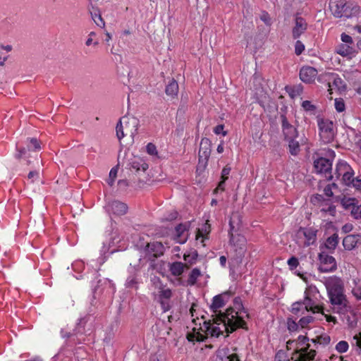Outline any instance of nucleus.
Here are the masks:
<instances>
[{"instance_id": "obj_34", "label": "nucleus", "mask_w": 361, "mask_h": 361, "mask_svg": "<svg viewBox=\"0 0 361 361\" xmlns=\"http://www.w3.org/2000/svg\"><path fill=\"white\" fill-rule=\"evenodd\" d=\"M159 289V297L160 300H169L172 297V291L170 288H165L161 285Z\"/></svg>"}, {"instance_id": "obj_28", "label": "nucleus", "mask_w": 361, "mask_h": 361, "mask_svg": "<svg viewBox=\"0 0 361 361\" xmlns=\"http://www.w3.org/2000/svg\"><path fill=\"white\" fill-rule=\"evenodd\" d=\"M165 92L166 95L173 98L178 94V84L174 80L172 79L166 85L165 89Z\"/></svg>"}, {"instance_id": "obj_45", "label": "nucleus", "mask_w": 361, "mask_h": 361, "mask_svg": "<svg viewBox=\"0 0 361 361\" xmlns=\"http://www.w3.org/2000/svg\"><path fill=\"white\" fill-rule=\"evenodd\" d=\"M302 107L306 111H313L316 109V106L313 105L310 101L305 100L302 103Z\"/></svg>"}, {"instance_id": "obj_55", "label": "nucleus", "mask_w": 361, "mask_h": 361, "mask_svg": "<svg viewBox=\"0 0 361 361\" xmlns=\"http://www.w3.org/2000/svg\"><path fill=\"white\" fill-rule=\"evenodd\" d=\"M353 295L355 297V298L358 300H361V289H355L353 290Z\"/></svg>"}, {"instance_id": "obj_50", "label": "nucleus", "mask_w": 361, "mask_h": 361, "mask_svg": "<svg viewBox=\"0 0 361 361\" xmlns=\"http://www.w3.org/2000/svg\"><path fill=\"white\" fill-rule=\"evenodd\" d=\"M224 126L222 125V124H220V125H217L214 128V133L216 135H219L221 133H222V135L224 136L226 135H227V132L226 131H224Z\"/></svg>"}, {"instance_id": "obj_27", "label": "nucleus", "mask_w": 361, "mask_h": 361, "mask_svg": "<svg viewBox=\"0 0 361 361\" xmlns=\"http://www.w3.org/2000/svg\"><path fill=\"white\" fill-rule=\"evenodd\" d=\"M198 256V252L195 249H192L188 252L184 253L183 259L185 261V264H188L190 268L191 266L196 264Z\"/></svg>"}, {"instance_id": "obj_2", "label": "nucleus", "mask_w": 361, "mask_h": 361, "mask_svg": "<svg viewBox=\"0 0 361 361\" xmlns=\"http://www.w3.org/2000/svg\"><path fill=\"white\" fill-rule=\"evenodd\" d=\"M325 286L334 312L341 315L351 312L352 306L345 294L343 280L338 276H331L326 279Z\"/></svg>"}, {"instance_id": "obj_13", "label": "nucleus", "mask_w": 361, "mask_h": 361, "mask_svg": "<svg viewBox=\"0 0 361 361\" xmlns=\"http://www.w3.org/2000/svg\"><path fill=\"white\" fill-rule=\"evenodd\" d=\"M314 166L317 173H324L327 179H332L331 175L332 162L324 157H320L314 161Z\"/></svg>"}, {"instance_id": "obj_64", "label": "nucleus", "mask_w": 361, "mask_h": 361, "mask_svg": "<svg viewBox=\"0 0 361 361\" xmlns=\"http://www.w3.org/2000/svg\"><path fill=\"white\" fill-rule=\"evenodd\" d=\"M140 167L143 171H145L148 169V164L143 162L140 164Z\"/></svg>"}, {"instance_id": "obj_31", "label": "nucleus", "mask_w": 361, "mask_h": 361, "mask_svg": "<svg viewBox=\"0 0 361 361\" xmlns=\"http://www.w3.org/2000/svg\"><path fill=\"white\" fill-rule=\"evenodd\" d=\"M202 272L199 268H194L191 270L187 280L188 285L192 286L196 284L197 279L201 276Z\"/></svg>"}, {"instance_id": "obj_17", "label": "nucleus", "mask_w": 361, "mask_h": 361, "mask_svg": "<svg viewBox=\"0 0 361 361\" xmlns=\"http://www.w3.org/2000/svg\"><path fill=\"white\" fill-rule=\"evenodd\" d=\"M41 147L37 138H27V148L23 147L18 149V153L16 157L18 159L27 157V154L32 150L40 149Z\"/></svg>"}, {"instance_id": "obj_29", "label": "nucleus", "mask_w": 361, "mask_h": 361, "mask_svg": "<svg viewBox=\"0 0 361 361\" xmlns=\"http://www.w3.org/2000/svg\"><path fill=\"white\" fill-rule=\"evenodd\" d=\"M330 336L326 334L317 336L315 338H312L311 342L314 344L313 348H317L318 345L325 346L330 343Z\"/></svg>"}, {"instance_id": "obj_60", "label": "nucleus", "mask_w": 361, "mask_h": 361, "mask_svg": "<svg viewBox=\"0 0 361 361\" xmlns=\"http://www.w3.org/2000/svg\"><path fill=\"white\" fill-rule=\"evenodd\" d=\"M36 176H38V173L36 172V171H30L29 173H28V178L29 179H33Z\"/></svg>"}, {"instance_id": "obj_23", "label": "nucleus", "mask_w": 361, "mask_h": 361, "mask_svg": "<svg viewBox=\"0 0 361 361\" xmlns=\"http://www.w3.org/2000/svg\"><path fill=\"white\" fill-rule=\"evenodd\" d=\"M189 226L187 224H180L175 228L176 237L175 240L180 244H183L188 239V230Z\"/></svg>"}, {"instance_id": "obj_35", "label": "nucleus", "mask_w": 361, "mask_h": 361, "mask_svg": "<svg viewBox=\"0 0 361 361\" xmlns=\"http://www.w3.org/2000/svg\"><path fill=\"white\" fill-rule=\"evenodd\" d=\"M137 283L138 281L137 277L135 275H130L127 278L125 286L128 288L137 289Z\"/></svg>"}, {"instance_id": "obj_62", "label": "nucleus", "mask_w": 361, "mask_h": 361, "mask_svg": "<svg viewBox=\"0 0 361 361\" xmlns=\"http://www.w3.org/2000/svg\"><path fill=\"white\" fill-rule=\"evenodd\" d=\"M324 190L327 196H331L333 195V192L329 188H326Z\"/></svg>"}, {"instance_id": "obj_33", "label": "nucleus", "mask_w": 361, "mask_h": 361, "mask_svg": "<svg viewBox=\"0 0 361 361\" xmlns=\"http://www.w3.org/2000/svg\"><path fill=\"white\" fill-rule=\"evenodd\" d=\"M338 244V234L334 233L329 237L325 242V247L328 250H334Z\"/></svg>"}, {"instance_id": "obj_11", "label": "nucleus", "mask_w": 361, "mask_h": 361, "mask_svg": "<svg viewBox=\"0 0 361 361\" xmlns=\"http://www.w3.org/2000/svg\"><path fill=\"white\" fill-rule=\"evenodd\" d=\"M211 147L212 142L207 137L202 138L200 145V149L198 153L199 157V164H202L204 167H205L211 154Z\"/></svg>"}, {"instance_id": "obj_16", "label": "nucleus", "mask_w": 361, "mask_h": 361, "mask_svg": "<svg viewBox=\"0 0 361 361\" xmlns=\"http://www.w3.org/2000/svg\"><path fill=\"white\" fill-rule=\"evenodd\" d=\"M209 336L212 337L210 334H207L206 329L203 325L199 329L194 327L191 331L188 332L186 338L189 342L195 343V342L204 341Z\"/></svg>"}, {"instance_id": "obj_5", "label": "nucleus", "mask_w": 361, "mask_h": 361, "mask_svg": "<svg viewBox=\"0 0 361 361\" xmlns=\"http://www.w3.org/2000/svg\"><path fill=\"white\" fill-rule=\"evenodd\" d=\"M329 9L336 18H349L357 16L360 12V6L346 0H330Z\"/></svg>"}, {"instance_id": "obj_36", "label": "nucleus", "mask_w": 361, "mask_h": 361, "mask_svg": "<svg viewBox=\"0 0 361 361\" xmlns=\"http://www.w3.org/2000/svg\"><path fill=\"white\" fill-rule=\"evenodd\" d=\"M353 341L352 343L353 346H355L356 351L361 355V332L353 336Z\"/></svg>"}, {"instance_id": "obj_56", "label": "nucleus", "mask_w": 361, "mask_h": 361, "mask_svg": "<svg viewBox=\"0 0 361 361\" xmlns=\"http://www.w3.org/2000/svg\"><path fill=\"white\" fill-rule=\"evenodd\" d=\"M227 359L228 361H240L238 355L235 353L228 355Z\"/></svg>"}, {"instance_id": "obj_59", "label": "nucleus", "mask_w": 361, "mask_h": 361, "mask_svg": "<svg viewBox=\"0 0 361 361\" xmlns=\"http://www.w3.org/2000/svg\"><path fill=\"white\" fill-rule=\"evenodd\" d=\"M132 167L136 171H138L140 170V164L138 162H133Z\"/></svg>"}, {"instance_id": "obj_15", "label": "nucleus", "mask_w": 361, "mask_h": 361, "mask_svg": "<svg viewBox=\"0 0 361 361\" xmlns=\"http://www.w3.org/2000/svg\"><path fill=\"white\" fill-rule=\"evenodd\" d=\"M305 298L303 300L305 305V310L307 312H312V313L324 314V305L317 303L312 299L310 295L309 290L305 292Z\"/></svg>"}, {"instance_id": "obj_14", "label": "nucleus", "mask_w": 361, "mask_h": 361, "mask_svg": "<svg viewBox=\"0 0 361 361\" xmlns=\"http://www.w3.org/2000/svg\"><path fill=\"white\" fill-rule=\"evenodd\" d=\"M308 25L306 20L299 15H296L294 18V26L292 28V37L297 39L305 32L307 30Z\"/></svg>"}, {"instance_id": "obj_19", "label": "nucleus", "mask_w": 361, "mask_h": 361, "mask_svg": "<svg viewBox=\"0 0 361 361\" xmlns=\"http://www.w3.org/2000/svg\"><path fill=\"white\" fill-rule=\"evenodd\" d=\"M164 247L161 243L153 241L147 244L145 247L146 254L149 258H157L164 254Z\"/></svg>"}, {"instance_id": "obj_38", "label": "nucleus", "mask_w": 361, "mask_h": 361, "mask_svg": "<svg viewBox=\"0 0 361 361\" xmlns=\"http://www.w3.org/2000/svg\"><path fill=\"white\" fill-rule=\"evenodd\" d=\"M335 348L338 353H343L348 351L349 348V344L345 341H341L336 345Z\"/></svg>"}, {"instance_id": "obj_52", "label": "nucleus", "mask_w": 361, "mask_h": 361, "mask_svg": "<svg viewBox=\"0 0 361 361\" xmlns=\"http://www.w3.org/2000/svg\"><path fill=\"white\" fill-rule=\"evenodd\" d=\"M160 305H161V309L163 310V311L164 312L169 310V309L171 307L169 301H166L164 300H160Z\"/></svg>"}, {"instance_id": "obj_3", "label": "nucleus", "mask_w": 361, "mask_h": 361, "mask_svg": "<svg viewBox=\"0 0 361 361\" xmlns=\"http://www.w3.org/2000/svg\"><path fill=\"white\" fill-rule=\"evenodd\" d=\"M310 338L307 336L300 335L295 340H289L286 343L288 350L293 349L292 359L294 361H314L317 355L316 349L311 348Z\"/></svg>"}, {"instance_id": "obj_26", "label": "nucleus", "mask_w": 361, "mask_h": 361, "mask_svg": "<svg viewBox=\"0 0 361 361\" xmlns=\"http://www.w3.org/2000/svg\"><path fill=\"white\" fill-rule=\"evenodd\" d=\"M355 51V45L347 44H340L335 49V52L342 56H349L353 55Z\"/></svg>"}, {"instance_id": "obj_32", "label": "nucleus", "mask_w": 361, "mask_h": 361, "mask_svg": "<svg viewBox=\"0 0 361 361\" xmlns=\"http://www.w3.org/2000/svg\"><path fill=\"white\" fill-rule=\"evenodd\" d=\"M90 14L92 20L97 24V25L99 27L104 26L105 23L103 18H102L100 11L98 9V8L92 6V10L90 11Z\"/></svg>"}, {"instance_id": "obj_58", "label": "nucleus", "mask_w": 361, "mask_h": 361, "mask_svg": "<svg viewBox=\"0 0 361 361\" xmlns=\"http://www.w3.org/2000/svg\"><path fill=\"white\" fill-rule=\"evenodd\" d=\"M219 262L221 267H224L226 264V257L224 255L221 256L219 258Z\"/></svg>"}, {"instance_id": "obj_37", "label": "nucleus", "mask_w": 361, "mask_h": 361, "mask_svg": "<svg viewBox=\"0 0 361 361\" xmlns=\"http://www.w3.org/2000/svg\"><path fill=\"white\" fill-rule=\"evenodd\" d=\"M334 106L336 111L341 113L345 109V102L343 98H336L334 100Z\"/></svg>"}, {"instance_id": "obj_47", "label": "nucleus", "mask_w": 361, "mask_h": 361, "mask_svg": "<svg viewBox=\"0 0 361 361\" xmlns=\"http://www.w3.org/2000/svg\"><path fill=\"white\" fill-rule=\"evenodd\" d=\"M147 152L150 155H157V147L152 143H148L146 147Z\"/></svg>"}, {"instance_id": "obj_54", "label": "nucleus", "mask_w": 361, "mask_h": 361, "mask_svg": "<svg viewBox=\"0 0 361 361\" xmlns=\"http://www.w3.org/2000/svg\"><path fill=\"white\" fill-rule=\"evenodd\" d=\"M322 315H324L326 318V320L328 322H333L334 324H336L337 323V319L334 316H331V315H329V314H322Z\"/></svg>"}, {"instance_id": "obj_25", "label": "nucleus", "mask_w": 361, "mask_h": 361, "mask_svg": "<svg viewBox=\"0 0 361 361\" xmlns=\"http://www.w3.org/2000/svg\"><path fill=\"white\" fill-rule=\"evenodd\" d=\"M169 271L173 276H180L184 272L185 269H189L188 264L181 262H174L169 264Z\"/></svg>"}, {"instance_id": "obj_40", "label": "nucleus", "mask_w": 361, "mask_h": 361, "mask_svg": "<svg viewBox=\"0 0 361 361\" xmlns=\"http://www.w3.org/2000/svg\"><path fill=\"white\" fill-rule=\"evenodd\" d=\"M313 320L314 318L312 316L303 317L298 321V324H300V326L302 329H305L307 328L308 325L313 322Z\"/></svg>"}, {"instance_id": "obj_63", "label": "nucleus", "mask_w": 361, "mask_h": 361, "mask_svg": "<svg viewBox=\"0 0 361 361\" xmlns=\"http://www.w3.org/2000/svg\"><path fill=\"white\" fill-rule=\"evenodd\" d=\"M7 59H8L7 56H4V57L0 56V65L4 66L5 61L7 60Z\"/></svg>"}, {"instance_id": "obj_20", "label": "nucleus", "mask_w": 361, "mask_h": 361, "mask_svg": "<svg viewBox=\"0 0 361 361\" xmlns=\"http://www.w3.org/2000/svg\"><path fill=\"white\" fill-rule=\"evenodd\" d=\"M317 75V69L311 66H303L300 71V78L306 83L314 82Z\"/></svg>"}, {"instance_id": "obj_9", "label": "nucleus", "mask_w": 361, "mask_h": 361, "mask_svg": "<svg viewBox=\"0 0 361 361\" xmlns=\"http://www.w3.org/2000/svg\"><path fill=\"white\" fill-rule=\"evenodd\" d=\"M335 175L337 178L342 177V182L347 186H351L354 180V171L345 161H339L336 164Z\"/></svg>"}, {"instance_id": "obj_22", "label": "nucleus", "mask_w": 361, "mask_h": 361, "mask_svg": "<svg viewBox=\"0 0 361 361\" xmlns=\"http://www.w3.org/2000/svg\"><path fill=\"white\" fill-rule=\"evenodd\" d=\"M317 230L314 228H300L298 231L299 234H302L305 238V245L310 246L313 245L317 240Z\"/></svg>"}, {"instance_id": "obj_49", "label": "nucleus", "mask_w": 361, "mask_h": 361, "mask_svg": "<svg viewBox=\"0 0 361 361\" xmlns=\"http://www.w3.org/2000/svg\"><path fill=\"white\" fill-rule=\"evenodd\" d=\"M275 361H288L287 359V356L286 353L282 351L279 350L276 353L275 355Z\"/></svg>"}, {"instance_id": "obj_39", "label": "nucleus", "mask_w": 361, "mask_h": 361, "mask_svg": "<svg viewBox=\"0 0 361 361\" xmlns=\"http://www.w3.org/2000/svg\"><path fill=\"white\" fill-rule=\"evenodd\" d=\"M305 310V305L302 302H295L292 305L291 312L294 314H299L301 311Z\"/></svg>"}, {"instance_id": "obj_48", "label": "nucleus", "mask_w": 361, "mask_h": 361, "mask_svg": "<svg viewBox=\"0 0 361 361\" xmlns=\"http://www.w3.org/2000/svg\"><path fill=\"white\" fill-rule=\"evenodd\" d=\"M260 19L262 20L267 25H271V18L269 14L267 11H263L260 15Z\"/></svg>"}, {"instance_id": "obj_12", "label": "nucleus", "mask_w": 361, "mask_h": 361, "mask_svg": "<svg viewBox=\"0 0 361 361\" xmlns=\"http://www.w3.org/2000/svg\"><path fill=\"white\" fill-rule=\"evenodd\" d=\"M341 204L345 209L350 212L355 219H361V204H358V201L355 198H344Z\"/></svg>"}, {"instance_id": "obj_61", "label": "nucleus", "mask_w": 361, "mask_h": 361, "mask_svg": "<svg viewBox=\"0 0 361 361\" xmlns=\"http://www.w3.org/2000/svg\"><path fill=\"white\" fill-rule=\"evenodd\" d=\"M224 145L223 143H220L218 147H217V149H216V151L218 153H222L224 152Z\"/></svg>"}, {"instance_id": "obj_46", "label": "nucleus", "mask_w": 361, "mask_h": 361, "mask_svg": "<svg viewBox=\"0 0 361 361\" xmlns=\"http://www.w3.org/2000/svg\"><path fill=\"white\" fill-rule=\"evenodd\" d=\"M117 172H118V169L116 167H114L111 169V171L109 172V180L108 182L110 185H113L114 180L116 177Z\"/></svg>"}, {"instance_id": "obj_10", "label": "nucleus", "mask_w": 361, "mask_h": 361, "mask_svg": "<svg viewBox=\"0 0 361 361\" xmlns=\"http://www.w3.org/2000/svg\"><path fill=\"white\" fill-rule=\"evenodd\" d=\"M319 262V271L321 273L334 272L337 269L336 259L326 252H322L318 255Z\"/></svg>"}, {"instance_id": "obj_51", "label": "nucleus", "mask_w": 361, "mask_h": 361, "mask_svg": "<svg viewBox=\"0 0 361 361\" xmlns=\"http://www.w3.org/2000/svg\"><path fill=\"white\" fill-rule=\"evenodd\" d=\"M351 185L357 190H361V176L355 178Z\"/></svg>"}, {"instance_id": "obj_30", "label": "nucleus", "mask_w": 361, "mask_h": 361, "mask_svg": "<svg viewBox=\"0 0 361 361\" xmlns=\"http://www.w3.org/2000/svg\"><path fill=\"white\" fill-rule=\"evenodd\" d=\"M286 90L291 98H295L302 94L303 92V86L298 84L293 86H286Z\"/></svg>"}, {"instance_id": "obj_21", "label": "nucleus", "mask_w": 361, "mask_h": 361, "mask_svg": "<svg viewBox=\"0 0 361 361\" xmlns=\"http://www.w3.org/2000/svg\"><path fill=\"white\" fill-rule=\"evenodd\" d=\"M358 245H361V235L350 234L343 240V245L346 250H352Z\"/></svg>"}, {"instance_id": "obj_18", "label": "nucleus", "mask_w": 361, "mask_h": 361, "mask_svg": "<svg viewBox=\"0 0 361 361\" xmlns=\"http://www.w3.org/2000/svg\"><path fill=\"white\" fill-rule=\"evenodd\" d=\"M107 210L116 216H123L128 212V206L126 203L118 200H113L109 202L106 206Z\"/></svg>"}, {"instance_id": "obj_42", "label": "nucleus", "mask_w": 361, "mask_h": 361, "mask_svg": "<svg viewBox=\"0 0 361 361\" xmlns=\"http://www.w3.org/2000/svg\"><path fill=\"white\" fill-rule=\"evenodd\" d=\"M305 50V45L303 43L300 41L297 40L295 44V53L297 56L300 55Z\"/></svg>"}, {"instance_id": "obj_7", "label": "nucleus", "mask_w": 361, "mask_h": 361, "mask_svg": "<svg viewBox=\"0 0 361 361\" xmlns=\"http://www.w3.org/2000/svg\"><path fill=\"white\" fill-rule=\"evenodd\" d=\"M317 125L320 140L324 144L334 141L336 133L334 123L328 118H319L317 119Z\"/></svg>"}, {"instance_id": "obj_1", "label": "nucleus", "mask_w": 361, "mask_h": 361, "mask_svg": "<svg viewBox=\"0 0 361 361\" xmlns=\"http://www.w3.org/2000/svg\"><path fill=\"white\" fill-rule=\"evenodd\" d=\"M231 295V291H225L213 298L210 305V310L213 312L212 319L204 322V326L207 334L218 338L223 335L224 332L226 333V336H228L230 334L238 329L248 330L245 317L250 319V314L247 310L243 307L239 298L234 300L237 310L231 307L227 308L224 312L220 310L226 305Z\"/></svg>"}, {"instance_id": "obj_24", "label": "nucleus", "mask_w": 361, "mask_h": 361, "mask_svg": "<svg viewBox=\"0 0 361 361\" xmlns=\"http://www.w3.org/2000/svg\"><path fill=\"white\" fill-rule=\"evenodd\" d=\"M231 171V168L228 165L223 168L221 174V180L217 187L214 190V194L217 193L219 191L224 192L225 190V183L228 179Z\"/></svg>"}, {"instance_id": "obj_44", "label": "nucleus", "mask_w": 361, "mask_h": 361, "mask_svg": "<svg viewBox=\"0 0 361 361\" xmlns=\"http://www.w3.org/2000/svg\"><path fill=\"white\" fill-rule=\"evenodd\" d=\"M287 326L288 329L290 331H295L298 330V327L300 326V324H298V322H295L292 319H288L287 322Z\"/></svg>"}, {"instance_id": "obj_8", "label": "nucleus", "mask_w": 361, "mask_h": 361, "mask_svg": "<svg viewBox=\"0 0 361 361\" xmlns=\"http://www.w3.org/2000/svg\"><path fill=\"white\" fill-rule=\"evenodd\" d=\"M229 244L233 247L236 255L242 257L246 251L247 239L243 235L234 233V226L231 221L229 222Z\"/></svg>"}, {"instance_id": "obj_41", "label": "nucleus", "mask_w": 361, "mask_h": 361, "mask_svg": "<svg viewBox=\"0 0 361 361\" xmlns=\"http://www.w3.org/2000/svg\"><path fill=\"white\" fill-rule=\"evenodd\" d=\"M288 264L290 270L295 269L298 267V266L299 265L298 259L294 256L291 257L288 260Z\"/></svg>"}, {"instance_id": "obj_6", "label": "nucleus", "mask_w": 361, "mask_h": 361, "mask_svg": "<svg viewBox=\"0 0 361 361\" xmlns=\"http://www.w3.org/2000/svg\"><path fill=\"white\" fill-rule=\"evenodd\" d=\"M139 121L133 116L122 117L116 126V135L119 140L128 136L133 139L137 134Z\"/></svg>"}, {"instance_id": "obj_57", "label": "nucleus", "mask_w": 361, "mask_h": 361, "mask_svg": "<svg viewBox=\"0 0 361 361\" xmlns=\"http://www.w3.org/2000/svg\"><path fill=\"white\" fill-rule=\"evenodd\" d=\"M118 185L120 188L127 187L128 185V181L126 180H120L118 183Z\"/></svg>"}, {"instance_id": "obj_53", "label": "nucleus", "mask_w": 361, "mask_h": 361, "mask_svg": "<svg viewBox=\"0 0 361 361\" xmlns=\"http://www.w3.org/2000/svg\"><path fill=\"white\" fill-rule=\"evenodd\" d=\"M353 229V226L352 224L348 223L343 226L341 230L342 232L345 233H350Z\"/></svg>"}, {"instance_id": "obj_43", "label": "nucleus", "mask_w": 361, "mask_h": 361, "mask_svg": "<svg viewBox=\"0 0 361 361\" xmlns=\"http://www.w3.org/2000/svg\"><path fill=\"white\" fill-rule=\"evenodd\" d=\"M341 39L342 41V44H347L350 45H354V42L353 40V38L349 35L343 32L341 35Z\"/></svg>"}, {"instance_id": "obj_4", "label": "nucleus", "mask_w": 361, "mask_h": 361, "mask_svg": "<svg viewBox=\"0 0 361 361\" xmlns=\"http://www.w3.org/2000/svg\"><path fill=\"white\" fill-rule=\"evenodd\" d=\"M280 118L283 139L288 144V151L291 155L297 156L300 151V145L305 144L306 138L302 137L300 141L297 140V138L299 137V132L297 128L288 121L286 115H281Z\"/></svg>"}]
</instances>
